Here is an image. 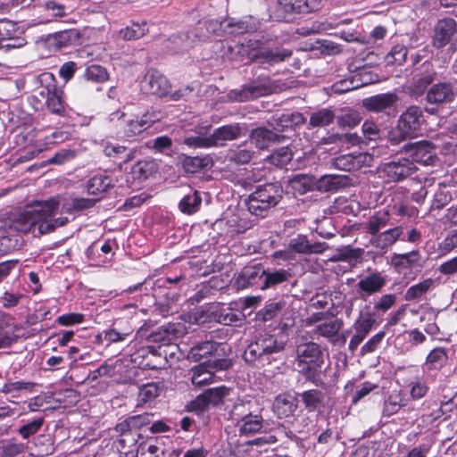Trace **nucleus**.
<instances>
[{"mask_svg": "<svg viewBox=\"0 0 457 457\" xmlns=\"http://www.w3.org/2000/svg\"><path fill=\"white\" fill-rule=\"evenodd\" d=\"M135 146L116 144V158L122 159L116 169V194L126 195L138 190L157 171V164L152 160L133 162Z\"/></svg>", "mask_w": 457, "mask_h": 457, "instance_id": "f257e3e1", "label": "nucleus"}, {"mask_svg": "<svg viewBox=\"0 0 457 457\" xmlns=\"http://www.w3.org/2000/svg\"><path fill=\"white\" fill-rule=\"evenodd\" d=\"M287 345L279 333L262 331L257 333L243 353L244 361L256 367L270 365L278 360Z\"/></svg>", "mask_w": 457, "mask_h": 457, "instance_id": "f03ea898", "label": "nucleus"}, {"mask_svg": "<svg viewBox=\"0 0 457 457\" xmlns=\"http://www.w3.org/2000/svg\"><path fill=\"white\" fill-rule=\"evenodd\" d=\"M59 204L58 197L36 201L18 213L12 220V227L19 232L35 233L37 230L39 234L40 223H43V220L50 217L57 210Z\"/></svg>", "mask_w": 457, "mask_h": 457, "instance_id": "7ed1b4c3", "label": "nucleus"}, {"mask_svg": "<svg viewBox=\"0 0 457 457\" xmlns=\"http://www.w3.org/2000/svg\"><path fill=\"white\" fill-rule=\"evenodd\" d=\"M295 362L298 371L304 378L317 384L324 363L323 353L320 345L307 342L297 345Z\"/></svg>", "mask_w": 457, "mask_h": 457, "instance_id": "20e7f679", "label": "nucleus"}, {"mask_svg": "<svg viewBox=\"0 0 457 457\" xmlns=\"http://www.w3.org/2000/svg\"><path fill=\"white\" fill-rule=\"evenodd\" d=\"M282 196L283 188L279 183H267L257 187L248 195L245 204L251 214L263 218L280 202Z\"/></svg>", "mask_w": 457, "mask_h": 457, "instance_id": "39448f33", "label": "nucleus"}, {"mask_svg": "<svg viewBox=\"0 0 457 457\" xmlns=\"http://www.w3.org/2000/svg\"><path fill=\"white\" fill-rule=\"evenodd\" d=\"M236 421L235 427L240 436H250L259 433L263 428V417L260 411L253 410L251 401H237L229 412Z\"/></svg>", "mask_w": 457, "mask_h": 457, "instance_id": "423d86ee", "label": "nucleus"}, {"mask_svg": "<svg viewBox=\"0 0 457 457\" xmlns=\"http://www.w3.org/2000/svg\"><path fill=\"white\" fill-rule=\"evenodd\" d=\"M147 417L142 415L130 416L116 424V441L119 444L118 451L120 454H129L131 448L136 445L139 436L140 428L146 423Z\"/></svg>", "mask_w": 457, "mask_h": 457, "instance_id": "0eeeda50", "label": "nucleus"}, {"mask_svg": "<svg viewBox=\"0 0 457 457\" xmlns=\"http://www.w3.org/2000/svg\"><path fill=\"white\" fill-rule=\"evenodd\" d=\"M457 96L456 87L453 81H437L428 89L425 101L431 107H426L427 112L434 114L438 108L452 104Z\"/></svg>", "mask_w": 457, "mask_h": 457, "instance_id": "6e6552de", "label": "nucleus"}, {"mask_svg": "<svg viewBox=\"0 0 457 457\" xmlns=\"http://www.w3.org/2000/svg\"><path fill=\"white\" fill-rule=\"evenodd\" d=\"M186 334V326L183 323H168L153 330L147 339L153 343L159 344L158 349L162 346L178 349L176 341Z\"/></svg>", "mask_w": 457, "mask_h": 457, "instance_id": "1a4fd4ad", "label": "nucleus"}, {"mask_svg": "<svg viewBox=\"0 0 457 457\" xmlns=\"http://www.w3.org/2000/svg\"><path fill=\"white\" fill-rule=\"evenodd\" d=\"M263 276H265V268L262 263L245 265L236 275L233 287L237 290L246 288L262 290Z\"/></svg>", "mask_w": 457, "mask_h": 457, "instance_id": "9d476101", "label": "nucleus"}, {"mask_svg": "<svg viewBox=\"0 0 457 457\" xmlns=\"http://www.w3.org/2000/svg\"><path fill=\"white\" fill-rule=\"evenodd\" d=\"M417 170L416 165L409 158L400 157L383 164L381 177L387 182H400Z\"/></svg>", "mask_w": 457, "mask_h": 457, "instance_id": "9b49d317", "label": "nucleus"}, {"mask_svg": "<svg viewBox=\"0 0 457 457\" xmlns=\"http://www.w3.org/2000/svg\"><path fill=\"white\" fill-rule=\"evenodd\" d=\"M437 72L433 63L426 61L420 64L414 71L411 82L409 86V92L416 97L421 96L427 93L429 87L435 83Z\"/></svg>", "mask_w": 457, "mask_h": 457, "instance_id": "f8f14e48", "label": "nucleus"}, {"mask_svg": "<svg viewBox=\"0 0 457 457\" xmlns=\"http://www.w3.org/2000/svg\"><path fill=\"white\" fill-rule=\"evenodd\" d=\"M403 150L410 154L413 163L424 166H433L438 160L436 145L428 140H420L415 143H408L403 146Z\"/></svg>", "mask_w": 457, "mask_h": 457, "instance_id": "ddd939ff", "label": "nucleus"}, {"mask_svg": "<svg viewBox=\"0 0 457 457\" xmlns=\"http://www.w3.org/2000/svg\"><path fill=\"white\" fill-rule=\"evenodd\" d=\"M129 387L127 390L117 389L116 393H120L124 396L137 395V406H142L147 403L153 402L162 392V386L159 383L151 382L142 386H137L134 377H129Z\"/></svg>", "mask_w": 457, "mask_h": 457, "instance_id": "4468645a", "label": "nucleus"}, {"mask_svg": "<svg viewBox=\"0 0 457 457\" xmlns=\"http://www.w3.org/2000/svg\"><path fill=\"white\" fill-rule=\"evenodd\" d=\"M398 101L399 96L396 93H382L364 98L362 100V107L370 112H383L388 116L395 117Z\"/></svg>", "mask_w": 457, "mask_h": 457, "instance_id": "2eb2a0df", "label": "nucleus"}, {"mask_svg": "<svg viewBox=\"0 0 457 457\" xmlns=\"http://www.w3.org/2000/svg\"><path fill=\"white\" fill-rule=\"evenodd\" d=\"M231 388L224 385L205 389L194 399L190 405L195 411H204L210 405L218 406L229 395Z\"/></svg>", "mask_w": 457, "mask_h": 457, "instance_id": "dca6fc26", "label": "nucleus"}, {"mask_svg": "<svg viewBox=\"0 0 457 457\" xmlns=\"http://www.w3.org/2000/svg\"><path fill=\"white\" fill-rule=\"evenodd\" d=\"M387 283V278L382 272L375 270L361 278L357 282L356 293L358 297L366 301L368 297L380 293Z\"/></svg>", "mask_w": 457, "mask_h": 457, "instance_id": "f3484780", "label": "nucleus"}, {"mask_svg": "<svg viewBox=\"0 0 457 457\" xmlns=\"http://www.w3.org/2000/svg\"><path fill=\"white\" fill-rule=\"evenodd\" d=\"M457 33V21L451 17L439 19L433 29L431 45L439 50L446 46Z\"/></svg>", "mask_w": 457, "mask_h": 457, "instance_id": "a211bd4d", "label": "nucleus"}, {"mask_svg": "<svg viewBox=\"0 0 457 457\" xmlns=\"http://www.w3.org/2000/svg\"><path fill=\"white\" fill-rule=\"evenodd\" d=\"M213 164V159L210 154L191 156L182 153L177 157V166L188 175L208 170Z\"/></svg>", "mask_w": 457, "mask_h": 457, "instance_id": "6ab92c4d", "label": "nucleus"}, {"mask_svg": "<svg viewBox=\"0 0 457 457\" xmlns=\"http://www.w3.org/2000/svg\"><path fill=\"white\" fill-rule=\"evenodd\" d=\"M424 122L423 110L419 105L409 106L402 112L397 120L402 129L406 131L411 137L419 134Z\"/></svg>", "mask_w": 457, "mask_h": 457, "instance_id": "aec40b11", "label": "nucleus"}, {"mask_svg": "<svg viewBox=\"0 0 457 457\" xmlns=\"http://www.w3.org/2000/svg\"><path fill=\"white\" fill-rule=\"evenodd\" d=\"M143 87L147 93L157 97H164L170 93L171 84L169 79L157 70L149 71L145 78Z\"/></svg>", "mask_w": 457, "mask_h": 457, "instance_id": "412c9836", "label": "nucleus"}, {"mask_svg": "<svg viewBox=\"0 0 457 457\" xmlns=\"http://www.w3.org/2000/svg\"><path fill=\"white\" fill-rule=\"evenodd\" d=\"M154 122V120H148L146 115L142 116L140 119H126V115L122 113L118 119V126L120 127L119 134H122L127 137L131 145L134 137L142 133L152 126Z\"/></svg>", "mask_w": 457, "mask_h": 457, "instance_id": "4be33fe9", "label": "nucleus"}, {"mask_svg": "<svg viewBox=\"0 0 457 457\" xmlns=\"http://www.w3.org/2000/svg\"><path fill=\"white\" fill-rule=\"evenodd\" d=\"M43 79H50L51 83L40 92L43 97H46V106L52 113L61 114L64 111L63 101L62 99V91L56 87L54 79L52 74H42Z\"/></svg>", "mask_w": 457, "mask_h": 457, "instance_id": "5701e85b", "label": "nucleus"}, {"mask_svg": "<svg viewBox=\"0 0 457 457\" xmlns=\"http://www.w3.org/2000/svg\"><path fill=\"white\" fill-rule=\"evenodd\" d=\"M421 254L419 250H412L405 253H394L391 257V265L399 274H407V270L421 268Z\"/></svg>", "mask_w": 457, "mask_h": 457, "instance_id": "b1692460", "label": "nucleus"}, {"mask_svg": "<svg viewBox=\"0 0 457 457\" xmlns=\"http://www.w3.org/2000/svg\"><path fill=\"white\" fill-rule=\"evenodd\" d=\"M249 137L251 143L260 150L268 149L272 145L281 143L287 138L286 136L265 127H258L252 129Z\"/></svg>", "mask_w": 457, "mask_h": 457, "instance_id": "393cba45", "label": "nucleus"}, {"mask_svg": "<svg viewBox=\"0 0 457 457\" xmlns=\"http://www.w3.org/2000/svg\"><path fill=\"white\" fill-rule=\"evenodd\" d=\"M288 248L295 253L303 254L322 253L328 245L326 242L311 243L306 235L298 234L290 239Z\"/></svg>", "mask_w": 457, "mask_h": 457, "instance_id": "a878e982", "label": "nucleus"}, {"mask_svg": "<svg viewBox=\"0 0 457 457\" xmlns=\"http://www.w3.org/2000/svg\"><path fill=\"white\" fill-rule=\"evenodd\" d=\"M297 409L298 400L290 394H279L274 399L272 410L278 419L293 417Z\"/></svg>", "mask_w": 457, "mask_h": 457, "instance_id": "bb28decb", "label": "nucleus"}, {"mask_svg": "<svg viewBox=\"0 0 457 457\" xmlns=\"http://www.w3.org/2000/svg\"><path fill=\"white\" fill-rule=\"evenodd\" d=\"M285 12L311 13L322 8V0H278Z\"/></svg>", "mask_w": 457, "mask_h": 457, "instance_id": "cd10ccee", "label": "nucleus"}, {"mask_svg": "<svg viewBox=\"0 0 457 457\" xmlns=\"http://www.w3.org/2000/svg\"><path fill=\"white\" fill-rule=\"evenodd\" d=\"M20 326L15 322V319L10 314L0 315V348H5L17 341L16 332Z\"/></svg>", "mask_w": 457, "mask_h": 457, "instance_id": "c85d7f7f", "label": "nucleus"}, {"mask_svg": "<svg viewBox=\"0 0 457 457\" xmlns=\"http://www.w3.org/2000/svg\"><path fill=\"white\" fill-rule=\"evenodd\" d=\"M370 156L366 153L342 154L334 159L335 168L345 171H354L362 168Z\"/></svg>", "mask_w": 457, "mask_h": 457, "instance_id": "c756f323", "label": "nucleus"}, {"mask_svg": "<svg viewBox=\"0 0 457 457\" xmlns=\"http://www.w3.org/2000/svg\"><path fill=\"white\" fill-rule=\"evenodd\" d=\"M403 234V227L395 226L392 228L380 232L374 237H371L370 244L373 247L386 253L389 247L401 239Z\"/></svg>", "mask_w": 457, "mask_h": 457, "instance_id": "7c9ffc66", "label": "nucleus"}, {"mask_svg": "<svg viewBox=\"0 0 457 457\" xmlns=\"http://www.w3.org/2000/svg\"><path fill=\"white\" fill-rule=\"evenodd\" d=\"M306 119L302 112H285L280 116L272 118L271 125L273 129L278 132L287 130H294L296 127L304 124Z\"/></svg>", "mask_w": 457, "mask_h": 457, "instance_id": "2f4dec72", "label": "nucleus"}, {"mask_svg": "<svg viewBox=\"0 0 457 457\" xmlns=\"http://www.w3.org/2000/svg\"><path fill=\"white\" fill-rule=\"evenodd\" d=\"M448 353L443 346L434 347L427 354L424 363L422 364L423 371H440L448 363Z\"/></svg>", "mask_w": 457, "mask_h": 457, "instance_id": "473e14b6", "label": "nucleus"}, {"mask_svg": "<svg viewBox=\"0 0 457 457\" xmlns=\"http://www.w3.org/2000/svg\"><path fill=\"white\" fill-rule=\"evenodd\" d=\"M351 179L345 175L327 174L321 176L316 187L320 192H336L350 185Z\"/></svg>", "mask_w": 457, "mask_h": 457, "instance_id": "72a5a7b5", "label": "nucleus"}, {"mask_svg": "<svg viewBox=\"0 0 457 457\" xmlns=\"http://www.w3.org/2000/svg\"><path fill=\"white\" fill-rule=\"evenodd\" d=\"M293 275L290 270L286 269H265L263 276L262 290L274 288L279 285L288 282Z\"/></svg>", "mask_w": 457, "mask_h": 457, "instance_id": "f704fd0d", "label": "nucleus"}, {"mask_svg": "<svg viewBox=\"0 0 457 457\" xmlns=\"http://www.w3.org/2000/svg\"><path fill=\"white\" fill-rule=\"evenodd\" d=\"M390 221V213L387 211H378L371 215L363 224L365 232L372 237L380 233V230L386 227Z\"/></svg>", "mask_w": 457, "mask_h": 457, "instance_id": "c9c22d12", "label": "nucleus"}, {"mask_svg": "<svg viewBox=\"0 0 457 457\" xmlns=\"http://www.w3.org/2000/svg\"><path fill=\"white\" fill-rule=\"evenodd\" d=\"M375 320L371 317H366L355 323V334L352 337L348 348L351 352H354L360 344L370 332Z\"/></svg>", "mask_w": 457, "mask_h": 457, "instance_id": "e433bc0d", "label": "nucleus"}, {"mask_svg": "<svg viewBox=\"0 0 457 457\" xmlns=\"http://www.w3.org/2000/svg\"><path fill=\"white\" fill-rule=\"evenodd\" d=\"M191 374V382L194 386L201 387L203 386L211 384L213 382L215 374L213 370L208 368L206 362H201L198 365L194 366L189 370Z\"/></svg>", "mask_w": 457, "mask_h": 457, "instance_id": "4c0bfd02", "label": "nucleus"}, {"mask_svg": "<svg viewBox=\"0 0 457 457\" xmlns=\"http://www.w3.org/2000/svg\"><path fill=\"white\" fill-rule=\"evenodd\" d=\"M220 345L219 343L211 340L200 342L189 349L187 359L193 361H199L204 357H207L214 352H217Z\"/></svg>", "mask_w": 457, "mask_h": 457, "instance_id": "58836bf2", "label": "nucleus"}, {"mask_svg": "<svg viewBox=\"0 0 457 457\" xmlns=\"http://www.w3.org/2000/svg\"><path fill=\"white\" fill-rule=\"evenodd\" d=\"M271 87L266 82L253 81L243 87L240 98L243 101L255 99L271 93Z\"/></svg>", "mask_w": 457, "mask_h": 457, "instance_id": "ea45409f", "label": "nucleus"}, {"mask_svg": "<svg viewBox=\"0 0 457 457\" xmlns=\"http://www.w3.org/2000/svg\"><path fill=\"white\" fill-rule=\"evenodd\" d=\"M241 129L238 124H228L217 128L211 135L213 146H217L220 142L231 141L239 137Z\"/></svg>", "mask_w": 457, "mask_h": 457, "instance_id": "a19ab883", "label": "nucleus"}, {"mask_svg": "<svg viewBox=\"0 0 457 457\" xmlns=\"http://www.w3.org/2000/svg\"><path fill=\"white\" fill-rule=\"evenodd\" d=\"M409 399L398 391L395 394L390 395L384 402L382 414L385 417H390L396 414L402 408L407 406Z\"/></svg>", "mask_w": 457, "mask_h": 457, "instance_id": "79ce46f5", "label": "nucleus"}, {"mask_svg": "<svg viewBox=\"0 0 457 457\" xmlns=\"http://www.w3.org/2000/svg\"><path fill=\"white\" fill-rule=\"evenodd\" d=\"M308 412H313L324 406L325 394L319 389H309L299 394Z\"/></svg>", "mask_w": 457, "mask_h": 457, "instance_id": "37998d69", "label": "nucleus"}, {"mask_svg": "<svg viewBox=\"0 0 457 457\" xmlns=\"http://www.w3.org/2000/svg\"><path fill=\"white\" fill-rule=\"evenodd\" d=\"M292 55V51L285 48L263 49L254 54L255 59L263 60L262 62L275 64L284 62Z\"/></svg>", "mask_w": 457, "mask_h": 457, "instance_id": "c03bdc74", "label": "nucleus"}, {"mask_svg": "<svg viewBox=\"0 0 457 457\" xmlns=\"http://www.w3.org/2000/svg\"><path fill=\"white\" fill-rule=\"evenodd\" d=\"M434 287V280L428 278L417 284L411 286L404 294V299L408 302L420 301Z\"/></svg>", "mask_w": 457, "mask_h": 457, "instance_id": "a18cd8bd", "label": "nucleus"}, {"mask_svg": "<svg viewBox=\"0 0 457 457\" xmlns=\"http://www.w3.org/2000/svg\"><path fill=\"white\" fill-rule=\"evenodd\" d=\"M364 250L360 247L353 248L351 245H345L337 250V253L331 258L334 262H361Z\"/></svg>", "mask_w": 457, "mask_h": 457, "instance_id": "49530a36", "label": "nucleus"}, {"mask_svg": "<svg viewBox=\"0 0 457 457\" xmlns=\"http://www.w3.org/2000/svg\"><path fill=\"white\" fill-rule=\"evenodd\" d=\"M336 114L328 108H322L312 112L309 120V129L327 127L334 122Z\"/></svg>", "mask_w": 457, "mask_h": 457, "instance_id": "de8ad7c7", "label": "nucleus"}, {"mask_svg": "<svg viewBox=\"0 0 457 457\" xmlns=\"http://www.w3.org/2000/svg\"><path fill=\"white\" fill-rule=\"evenodd\" d=\"M294 154L289 146L275 149L268 157L267 162L275 167L283 168L293 159Z\"/></svg>", "mask_w": 457, "mask_h": 457, "instance_id": "09e8293b", "label": "nucleus"}, {"mask_svg": "<svg viewBox=\"0 0 457 457\" xmlns=\"http://www.w3.org/2000/svg\"><path fill=\"white\" fill-rule=\"evenodd\" d=\"M202 204L200 193L195 190L192 194L185 195L179 202V210L185 214H194L199 211Z\"/></svg>", "mask_w": 457, "mask_h": 457, "instance_id": "8fccbe9b", "label": "nucleus"}, {"mask_svg": "<svg viewBox=\"0 0 457 457\" xmlns=\"http://www.w3.org/2000/svg\"><path fill=\"white\" fill-rule=\"evenodd\" d=\"M112 179L104 174H97L92 177L86 185L88 194L96 195L106 191L112 185Z\"/></svg>", "mask_w": 457, "mask_h": 457, "instance_id": "3c124183", "label": "nucleus"}, {"mask_svg": "<svg viewBox=\"0 0 457 457\" xmlns=\"http://www.w3.org/2000/svg\"><path fill=\"white\" fill-rule=\"evenodd\" d=\"M343 327V321L339 319L319 324L315 328V334L332 340Z\"/></svg>", "mask_w": 457, "mask_h": 457, "instance_id": "603ef678", "label": "nucleus"}, {"mask_svg": "<svg viewBox=\"0 0 457 457\" xmlns=\"http://www.w3.org/2000/svg\"><path fill=\"white\" fill-rule=\"evenodd\" d=\"M408 49L404 45L397 44L385 56L386 65H403L407 58Z\"/></svg>", "mask_w": 457, "mask_h": 457, "instance_id": "864d4df0", "label": "nucleus"}, {"mask_svg": "<svg viewBox=\"0 0 457 457\" xmlns=\"http://www.w3.org/2000/svg\"><path fill=\"white\" fill-rule=\"evenodd\" d=\"M96 200L92 198L75 197L70 201L65 202L62 204V212L68 213L81 212L91 208L94 206Z\"/></svg>", "mask_w": 457, "mask_h": 457, "instance_id": "5fc2aeb1", "label": "nucleus"}, {"mask_svg": "<svg viewBox=\"0 0 457 457\" xmlns=\"http://www.w3.org/2000/svg\"><path fill=\"white\" fill-rule=\"evenodd\" d=\"M148 32L146 22L142 24L133 22L130 26L120 29V36L125 40H137L141 38Z\"/></svg>", "mask_w": 457, "mask_h": 457, "instance_id": "6e6d98bb", "label": "nucleus"}, {"mask_svg": "<svg viewBox=\"0 0 457 457\" xmlns=\"http://www.w3.org/2000/svg\"><path fill=\"white\" fill-rule=\"evenodd\" d=\"M408 386L410 398L413 401H419L424 398L429 391L428 385L420 377H416L413 381L409 383Z\"/></svg>", "mask_w": 457, "mask_h": 457, "instance_id": "4d7b16f0", "label": "nucleus"}, {"mask_svg": "<svg viewBox=\"0 0 457 457\" xmlns=\"http://www.w3.org/2000/svg\"><path fill=\"white\" fill-rule=\"evenodd\" d=\"M457 410V392L451 393V398L447 401H440V406L434 411L433 415L436 418L451 417V413Z\"/></svg>", "mask_w": 457, "mask_h": 457, "instance_id": "13d9d810", "label": "nucleus"}, {"mask_svg": "<svg viewBox=\"0 0 457 457\" xmlns=\"http://www.w3.org/2000/svg\"><path fill=\"white\" fill-rule=\"evenodd\" d=\"M188 46V36L185 33L171 35L166 41V47L173 53H182Z\"/></svg>", "mask_w": 457, "mask_h": 457, "instance_id": "bf43d9fd", "label": "nucleus"}, {"mask_svg": "<svg viewBox=\"0 0 457 457\" xmlns=\"http://www.w3.org/2000/svg\"><path fill=\"white\" fill-rule=\"evenodd\" d=\"M291 187L300 195H303L312 189V179L304 174H297L290 180Z\"/></svg>", "mask_w": 457, "mask_h": 457, "instance_id": "052dcab7", "label": "nucleus"}, {"mask_svg": "<svg viewBox=\"0 0 457 457\" xmlns=\"http://www.w3.org/2000/svg\"><path fill=\"white\" fill-rule=\"evenodd\" d=\"M78 32L74 29H66L55 33L53 42L57 48H62L72 44L78 38Z\"/></svg>", "mask_w": 457, "mask_h": 457, "instance_id": "680f3d73", "label": "nucleus"}, {"mask_svg": "<svg viewBox=\"0 0 457 457\" xmlns=\"http://www.w3.org/2000/svg\"><path fill=\"white\" fill-rule=\"evenodd\" d=\"M397 295L395 294H384L374 303L373 310L377 312L386 313L396 304Z\"/></svg>", "mask_w": 457, "mask_h": 457, "instance_id": "e2e57ef3", "label": "nucleus"}, {"mask_svg": "<svg viewBox=\"0 0 457 457\" xmlns=\"http://www.w3.org/2000/svg\"><path fill=\"white\" fill-rule=\"evenodd\" d=\"M110 372V369L108 366L102 365L96 370L92 372V377L90 376V373H88L87 376H82L81 378H75L72 375L70 376V379H71L74 384L77 386H85L87 385L91 384L94 382L98 377L102 375H106Z\"/></svg>", "mask_w": 457, "mask_h": 457, "instance_id": "0e129e2a", "label": "nucleus"}, {"mask_svg": "<svg viewBox=\"0 0 457 457\" xmlns=\"http://www.w3.org/2000/svg\"><path fill=\"white\" fill-rule=\"evenodd\" d=\"M87 80L101 83L108 79V73L105 68L100 65L87 67L84 74Z\"/></svg>", "mask_w": 457, "mask_h": 457, "instance_id": "69168bd1", "label": "nucleus"}, {"mask_svg": "<svg viewBox=\"0 0 457 457\" xmlns=\"http://www.w3.org/2000/svg\"><path fill=\"white\" fill-rule=\"evenodd\" d=\"M212 140L211 135L209 137L191 136L185 137L183 144L188 147L210 148L213 147V142Z\"/></svg>", "mask_w": 457, "mask_h": 457, "instance_id": "338daca9", "label": "nucleus"}, {"mask_svg": "<svg viewBox=\"0 0 457 457\" xmlns=\"http://www.w3.org/2000/svg\"><path fill=\"white\" fill-rule=\"evenodd\" d=\"M457 248V228L451 231L439 244L438 250L446 255Z\"/></svg>", "mask_w": 457, "mask_h": 457, "instance_id": "774afa93", "label": "nucleus"}]
</instances>
